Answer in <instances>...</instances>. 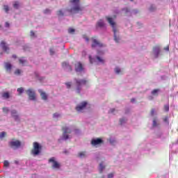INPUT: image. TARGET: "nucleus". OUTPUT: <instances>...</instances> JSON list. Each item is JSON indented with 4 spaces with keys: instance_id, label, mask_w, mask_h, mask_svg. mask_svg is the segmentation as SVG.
<instances>
[{
    "instance_id": "obj_5",
    "label": "nucleus",
    "mask_w": 178,
    "mask_h": 178,
    "mask_svg": "<svg viewBox=\"0 0 178 178\" xmlns=\"http://www.w3.org/2000/svg\"><path fill=\"white\" fill-rule=\"evenodd\" d=\"M62 130L63 131V138L64 140H68L69 138V135L68 134H70V133H72V129H70L69 127H64L62 128Z\"/></svg>"
},
{
    "instance_id": "obj_47",
    "label": "nucleus",
    "mask_w": 178,
    "mask_h": 178,
    "mask_svg": "<svg viewBox=\"0 0 178 178\" xmlns=\"http://www.w3.org/2000/svg\"><path fill=\"white\" fill-rule=\"evenodd\" d=\"M114 112H115V108L110 109V111H109L110 113H113Z\"/></svg>"
},
{
    "instance_id": "obj_39",
    "label": "nucleus",
    "mask_w": 178,
    "mask_h": 178,
    "mask_svg": "<svg viewBox=\"0 0 178 178\" xmlns=\"http://www.w3.org/2000/svg\"><path fill=\"white\" fill-rule=\"evenodd\" d=\"M68 33H70V34H72V33H74V29H72V28L69 29Z\"/></svg>"
},
{
    "instance_id": "obj_8",
    "label": "nucleus",
    "mask_w": 178,
    "mask_h": 178,
    "mask_svg": "<svg viewBox=\"0 0 178 178\" xmlns=\"http://www.w3.org/2000/svg\"><path fill=\"white\" fill-rule=\"evenodd\" d=\"M49 163H53L52 164V168L53 169H59L60 168V164L55 161V157H51L49 160Z\"/></svg>"
},
{
    "instance_id": "obj_49",
    "label": "nucleus",
    "mask_w": 178,
    "mask_h": 178,
    "mask_svg": "<svg viewBox=\"0 0 178 178\" xmlns=\"http://www.w3.org/2000/svg\"><path fill=\"white\" fill-rule=\"evenodd\" d=\"M50 54L51 55H54V49H50Z\"/></svg>"
},
{
    "instance_id": "obj_51",
    "label": "nucleus",
    "mask_w": 178,
    "mask_h": 178,
    "mask_svg": "<svg viewBox=\"0 0 178 178\" xmlns=\"http://www.w3.org/2000/svg\"><path fill=\"white\" fill-rule=\"evenodd\" d=\"M13 58L14 59H16V58H17V56H16L15 54H13Z\"/></svg>"
},
{
    "instance_id": "obj_21",
    "label": "nucleus",
    "mask_w": 178,
    "mask_h": 178,
    "mask_svg": "<svg viewBox=\"0 0 178 178\" xmlns=\"http://www.w3.org/2000/svg\"><path fill=\"white\" fill-rule=\"evenodd\" d=\"M104 169H105V165H104L103 163H101L99 164V172H100V173H102V172H104Z\"/></svg>"
},
{
    "instance_id": "obj_18",
    "label": "nucleus",
    "mask_w": 178,
    "mask_h": 178,
    "mask_svg": "<svg viewBox=\"0 0 178 178\" xmlns=\"http://www.w3.org/2000/svg\"><path fill=\"white\" fill-rule=\"evenodd\" d=\"M62 66H63V67H64V69H67V70H68V72H72V66H70L69 65V63H63Z\"/></svg>"
},
{
    "instance_id": "obj_15",
    "label": "nucleus",
    "mask_w": 178,
    "mask_h": 178,
    "mask_svg": "<svg viewBox=\"0 0 178 178\" xmlns=\"http://www.w3.org/2000/svg\"><path fill=\"white\" fill-rule=\"evenodd\" d=\"M153 51L155 54L156 58H158V56H159V53L161 52V49L159 46H156L153 47Z\"/></svg>"
},
{
    "instance_id": "obj_17",
    "label": "nucleus",
    "mask_w": 178,
    "mask_h": 178,
    "mask_svg": "<svg viewBox=\"0 0 178 178\" xmlns=\"http://www.w3.org/2000/svg\"><path fill=\"white\" fill-rule=\"evenodd\" d=\"M19 65H22V66H26L27 64V60L24 57H21L19 58Z\"/></svg>"
},
{
    "instance_id": "obj_14",
    "label": "nucleus",
    "mask_w": 178,
    "mask_h": 178,
    "mask_svg": "<svg viewBox=\"0 0 178 178\" xmlns=\"http://www.w3.org/2000/svg\"><path fill=\"white\" fill-rule=\"evenodd\" d=\"M83 64H81V63H77L75 64L76 72H83Z\"/></svg>"
},
{
    "instance_id": "obj_4",
    "label": "nucleus",
    "mask_w": 178,
    "mask_h": 178,
    "mask_svg": "<svg viewBox=\"0 0 178 178\" xmlns=\"http://www.w3.org/2000/svg\"><path fill=\"white\" fill-rule=\"evenodd\" d=\"M76 86V92L80 94L81 91V86H86L87 84V80L86 79H75Z\"/></svg>"
},
{
    "instance_id": "obj_13",
    "label": "nucleus",
    "mask_w": 178,
    "mask_h": 178,
    "mask_svg": "<svg viewBox=\"0 0 178 178\" xmlns=\"http://www.w3.org/2000/svg\"><path fill=\"white\" fill-rule=\"evenodd\" d=\"M11 115L13 118H14L15 120H20V118H19V115H17V111L16 110L11 111Z\"/></svg>"
},
{
    "instance_id": "obj_33",
    "label": "nucleus",
    "mask_w": 178,
    "mask_h": 178,
    "mask_svg": "<svg viewBox=\"0 0 178 178\" xmlns=\"http://www.w3.org/2000/svg\"><path fill=\"white\" fill-rule=\"evenodd\" d=\"M3 10H5V12H6V13H8V12H9V6H3Z\"/></svg>"
},
{
    "instance_id": "obj_55",
    "label": "nucleus",
    "mask_w": 178,
    "mask_h": 178,
    "mask_svg": "<svg viewBox=\"0 0 178 178\" xmlns=\"http://www.w3.org/2000/svg\"><path fill=\"white\" fill-rule=\"evenodd\" d=\"M130 1H133L134 0H130Z\"/></svg>"
},
{
    "instance_id": "obj_3",
    "label": "nucleus",
    "mask_w": 178,
    "mask_h": 178,
    "mask_svg": "<svg viewBox=\"0 0 178 178\" xmlns=\"http://www.w3.org/2000/svg\"><path fill=\"white\" fill-rule=\"evenodd\" d=\"M41 149H42V146L39 143L35 142L33 143V147L31 152L33 156H37V155L41 154Z\"/></svg>"
},
{
    "instance_id": "obj_19",
    "label": "nucleus",
    "mask_w": 178,
    "mask_h": 178,
    "mask_svg": "<svg viewBox=\"0 0 178 178\" xmlns=\"http://www.w3.org/2000/svg\"><path fill=\"white\" fill-rule=\"evenodd\" d=\"M5 67L7 72H10L12 70V64L10 63H6Z\"/></svg>"
},
{
    "instance_id": "obj_30",
    "label": "nucleus",
    "mask_w": 178,
    "mask_h": 178,
    "mask_svg": "<svg viewBox=\"0 0 178 178\" xmlns=\"http://www.w3.org/2000/svg\"><path fill=\"white\" fill-rule=\"evenodd\" d=\"M96 58L97 59V60L99 62H100V63H104V59L101 58V57L99 56H96Z\"/></svg>"
},
{
    "instance_id": "obj_7",
    "label": "nucleus",
    "mask_w": 178,
    "mask_h": 178,
    "mask_svg": "<svg viewBox=\"0 0 178 178\" xmlns=\"http://www.w3.org/2000/svg\"><path fill=\"white\" fill-rule=\"evenodd\" d=\"M87 102H82L80 104L77 105L76 107V111L77 112H83L86 107L87 106Z\"/></svg>"
},
{
    "instance_id": "obj_6",
    "label": "nucleus",
    "mask_w": 178,
    "mask_h": 178,
    "mask_svg": "<svg viewBox=\"0 0 178 178\" xmlns=\"http://www.w3.org/2000/svg\"><path fill=\"white\" fill-rule=\"evenodd\" d=\"M9 145L10 147H11V148H20L21 145H22V142H20V140H13L10 142H9Z\"/></svg>"
},
{
    "instance_id": "obj_20",
    "label": "nucleus",
    "mask_w": 178,
    "mask_h": 178,
    "mask_svg": "<svg viewBox=\"0 0 178 178\" xmlns=\"http://www.w3.org/2000/svg\"><path fill=\"white\" fill-rule=\"evenodd\" d=\"M105 26V23H104V20L99 19L97 22V27H104Z\"/></svg>"
},
{
    "instance_id": "obj_26",
    "label": "nucleus",
    "mask_w": 178,
    "mask_h": 178,
    "mask_svg": "<svg viewBox=\"0 0 178 178\" xmlns=\"http://www.w3.org/2000/svg\"><path fill=\"white\" fill-rule=\"evenodd\" d=\"M22 74V70L19 69H17L14 72V74H16L17 76H19V74Z\"/></svg>"
},
{
    "instance_id": "obj_2",
    "label": "nucleus",
    "mask_w": 178,
    "mask_h": 178,
    "mask_svg": "<svg viewBox=\"0 0 178 178\" xmlns=\"http://www.w3.org/2000/svg\"><path fill=\"white\" fill-rule=\"evenodd\" d=\"M107 22H108L109 24H111L113 31L114 33V40L115 42H119L120 38L116 35V33L118 32V29H116V23L113 22V19L112 17H106Z\"/></svg>"
},
{
    "instance_id": "obj_50",
    "label": "nucleus",
    "mask_w": 178,
    "mask_h": 178,
    "mask_svg": "<svg viewBox=\"0 0 178 178\" xmlns=\"http://www.w3.org/2000/svg\"><path fill=\"white\" fill-rule=\"evenodd\" d=\"M89 59H90V63H93V61H92V58H91L90 56H89Z\"/></svg>"
},
{
    "instance_id": "obj_46",
    "label": "nucleus",
    "mask_w": 178,
    "mask_h": 178,
    "mask_svg": "<svg viewBox=\"0 0 178 178\" xmlns=\"http://www.w3.org/2000/svg\"><path fill=\"white\" fill-rule=\"evenodd\" d=\"M164 51H169V46L164 47Z\"/></svg>"
},
{
    "instance_id": "obj_52",
    "label": "nucleus",
    "mask_w": 178,
    "mask_h": 178,
    "mask_svg": "<svg viewBox=\"0 0 178 178\" xmlns=\"http://www.w3.org/2000/svg\"><path fill=\"white\" fill-rule=\"evenodd\" d=\"M136 101V99L133 98L131 99V102H134Z\"/></svg>"
},
{
    "instance_id": "obj_29",
    "label": "nucleus",
    "mask_w": 178,
    "mask_h": 178,
    "mask_svg": "<svg viewBox=\"0 0 178 178\" xmlns=\"http://www.w3.org/2000/svg\"><path fill=\"white\" fill-rule=\"evenodd\" d=\"M3 165L5 168H9V161H8V160L4 161Z\"/></svg>"
},
{
    "instance_id": "obj_40",
    "label": "nucleus",
    "mask_w": 178,
    "mask_h": 178,
    "mask_svg": "<svg viewBox=\"0 0 178 178\" xmlns=\"http://www.w3.org/2000/svg\"><path fill=\"white\" fill-rule=\"evenodd\" d=\"M65 85L67 86V88H70V87H72V83L70 82L66 83Z\"/></svg>"
},
{
    "instance_id": "obj_53",
    "label": "nucleus",
    "mask_w": 178,
    "mask_h": 178,
    "mask_svg": "<svg viewBox=\"0 0 178 178\" xmlns=\"http://www.w3.org/2000/svg\"><path fill=\"white\" fill-rule=\"evenodd\" d=\"M14 162H15V163H16L17 165L19 164V161H15Z\"/></svg>"
},
{
    "instance_id": "obj_45",
    "label": "nucleus",
    "mask_w": 178,
    "mask_h": 178,
    "mask_svg": "<svg viewBox=\"0 0 178 178\" xmlns=\"http://www.w3.org/2000/svg\"><path fill=\"white\" fill-rule=\"evenodd\" d=\"M35 35V33H34V31H31V37H34Z\"/></svg>"
},
{
    "instance_id": "obj_43",
    "label": "nucleus",
    "mask_w": 178,
    "mask_h": 178,
    "mask_svg": "<svg viewBox=\"0 0 178 178\" xmlns=\"http://www.w3.org/2000/svg\"><path fill=\"white\" fill-rule=\"evenodd\" d=\"M44 13H45V14H47V13H51V10H49V9H46V10H44Z\"/></svg>"
},
{
    "instance_id": "obj_9",
    "label": "nucleus",
    "mask_w": 178,
    "mask_h": 178,
    "mask_svg": "<svg viewBox=\"0 0 178 178\" xmlns=\"http://www.w3.org/2000/svg\"><path fill=\"white\" fill-rule=\"evenodd\" d=\"M26 93L29 95V98L31 101H35V92L33 89H28Z\"/></svg>"
},
{
    "instance_id": "obj_31",
    "label": "nucleus",
    "mask_w": 178,
    "mask_h": 178,
    "mask_svg": "<svg viewBox=\"0 0 178 178\" xmlns=\"http://www.w3.org/2000/svg\"><path fill=\"white\" fill-rule=\"evenodd\" d=\"M164 110L165 112H169V104L164 105Z\"/></svg>"
},
{
    "instance_id": "obj_1",
    "label": "nucleus",
    "mask_w": 178,
    "mask_h": 178,
    "mask_svg": "<svg viewBox=\"0 0 178 178\" xmlns=\"http://www.w3.org/2000/svg\"><path fill=\"white\" fill-rule=\"evenodd\" d=\"M70 3L72 5L71 9L68 10L70 13H79L83 10V8L80 6V0H70Z\"/></svg>"
},
{
    "instance_id": "obj_25",
    "label": "nucleus",
    "mask_w": 178,
    "mask_h": 178,
    "mask_svg": "<svg viewBox=\"0 0 178 178\" xmlns=\"http://www.w3.org/2000/svg\"><path fill=\"white\" fill-rule=\"evenodd\" d=\"M19 1H15L13 4V8H15V9H19Z\"/></svg>"
},
{
    "instance_id": "obj_42",
    "label": "nucleus",
    "mask_w": 178,
    "mask_h": 178,
    "mask_svg": "<svg viewBox=\"0 0 178 178\" xmlns=\"http://www.w3.org/2000/svg\"><path fill=\"white\" fill-rule=\"evenodd\" d=\"M114 174L113 173H110L108 175V178H113Z\"/></svg>"
},
{
    "instance_id": "obj_28",
    "label": "nucleus",
    "mask_w": 178,
    "mask_h": 178,
    "mask_svg": "<svg viewBox=\"0 0 178 178\" xmlns=\"http://www.w3.org/2000/svg\"><path fill=\"white\" fill-rule=\"evenodd\" d=\"M17 92H19V95L22 94L23 91H24V89L23 88H19L17 90Z\"/></svg>"
},
{
    "instance_id": "obj_48",
    "label": "nucleus",
    "mask_w": 178,
    "mask_h": 178,
    "mask_svg": "<svg viewBox=\"0 0 178 178\" xmlns=\"http://www.w3.org/2000/svg\"><path fill=\"white\" fill-rule=\"evenodd\" d=\"M5 26L6 27H10L9 22H6Z\"/></svg>"
},
{
    "instance_id": "obj_23",
    "label": "nucleus",
    "mask_w": 178,
    "mask_h": 178,
    "mask_svg": "<svg viewBox=\"0 0 178 178\" xmlns=\"http://www.w3.org/2000/svg\"><path fill=\"white\" fill-rule=\"evenodd\" d=\"M159 89H154L152 91V95H158V92H159Z\"/></svg>"
},
{
    "instance_id": "obj_38",
    "label": "nucleus",
    "mask_w": 178,
    "mask_h": 178,
    "mask_svg": "<svg viewBox=\"0 0 178 178\" xmlns=\"http://www.w3.org/2000/svg\"><path fill=\"white\" fill-rule=\"evenodd\" d=\"M115 73H116L117 74H119V73H120V68L116 67V68L115 69Z\"/></svg>"
},
{
    "instance_id": "obj_36",
    "label": "nucleus",
    "mask_w": 178,
    "mask_h": 178,
    "mask_svg": "<svg viewBox=\"0 0 178 178\" xmlns=\"http://www.w3.org/2000/svg\"><path fill=\"white\" fill-rule=\"evenodd\" d=\"M3 112H4V113H8V112H9V108H8L7 107H3Z\"/></svg>"
},
{
    "instance_id": "obj_34",
    "label": "nucleus",
    "mask_w": 178,
    "mask_h": 178,
    "mask_svg": "<svg viewBox=\"0 0 178 178\" xmlns=\"http://www.w3.org/2000/svg\"><path fill=\"white\" fill-rule=\"evenodd\" d=\"M156 126H158V124L156 123V119L154 118L153 120V127H156Z\"/></svg>"
},
{
    "instance_id": "obj_35",
    "label": "nucleus",
    "mask_w": 178,
    "mask_h": 178,
    "mask_svg": "<svg viewBox=\"0 0 178 178\" xmlns=\"http://www.w3.org/2000/svg\"><path fill=\"white\" fill-rule=\"evenodd\" d=\"M57 15L58 16H63L64 14L63 12L61 10H60L57 12Z\"/></svg>"
},
{
    "instance_id": "obj_41",
    "label": "nucleus",
    "mask_w": 178,
    "mask_h": 178,
    "mask_svg": "<svg viewBox=\"0 0 178 178\" xmlns=\"http://www.w3.org/2000/svg\"><path fill=\"white\" fill-rule=\"evenodd\" d=\"M54 118H59V116H60V115H59V113H55L54 115H53Z\"/></svg>"
},
{
    "instance_id": "obj_37",
    "label": "nucleus",
    "mask_w": 178,
    "mask_h": 178,
    "mask_svg": "<svg viewBox=\"0 0 178 178\" xmlns=\"http://www.w3.org/2000/svg\"><path fill=\"white\" fill-rule=\"evenodd\" d=\"M151 116H154L155 115V108H152L150 111Z\"/></svg>"
},
{
    "instance_id": "obj_44",
    "label": "nucleus",
    "mask_w": 178,
    "mask_h": 178,
    "mask_svg": "<svg viewBox=\"0 0 178 178\" xmlns=\"http://www.w3.org/2000/svg\"><path fill=\"white\" fill-rule=\"evenodd\" d=\"M149 10L151 11V12H152L153 10H155V7H154V6H151L150 8H149Z\"/></svg>"
},
{
    "instance_id": "obj_11",
    "label": "nucleus",
    "mask_w": 178,
    "mask_h": 178,
    "mask_svg": "<svg viewBox=\"0 0 178 178\" xmlns=\"http://www.w3.org/2000/svg\"><path fill=\"white\" fill-rule=\"evenodd\" d=\"M104 143V140L101 138H96V139H92L91 140V145H93V147H97V145H101Z\"/></svg>"
},
{
    "instance_id": "obj_27",
    "label": "nucleus",
    "mask_w": 178,
    "mask_h": 178,
    "mask_svg": "<svg viewBox=\"0 0 178 178\" xmlns=\"http://www.w3.org/2000/svg\"><path fill=\"white\" fill-rule=\"evenodd\" d=\"M6 136V132L2 131L0 133V139H2Z\"/></svg>"
},
{
    "instance_id": "obj_12",
    "label": "nucleus",
    "mask_w": 178,
    "mask_h": 178,
    "mask_svg": "<svg viewBox=\"0 0 178 178\" xmlns=\"http://www.w3.org/2000/svg\"><path fill=\"white\" fill-rule=\"evenodd\" d=\"M0 47L3 49V51H4V52H7V54H8V51H9V47L6 45V42H5V41L1 42Z\"/></svg>"
},
{
    "instance_id": "obj_32",
    "label": "nucleus",
    "mask_w": 178,
    "mask_h": 178,
    "mask_svg": "<svg viewBox=\"0 0 178 178\" xmlns=\"http://www.w3.org/2000/svg\"><path fill=\"white\" fill-rule=\"evenodd\" d=\"M124 123H126V119L122 118V119L120 120V124H124Z\"/></svg>"
},
{
    "instance_id": "obj_24",
    "label": "nucleus",
    "mask_w": 178,
    "mask_h": 178,
    "mask_svg": "<svg viewBox=\"0 0 178 178\" xmlns=\"http://www.w3.org/2000/svg\"><path fill=\"white\" fill-rule=\"evenodd\" d=\"M2 97H3V98H6V99H8V98H9V97H10L9 92H6L3 93Z\"/></svg>"
},
{
    "instance_id": "obj_16",
    "label": "nucleus",
    "mask_w": 178,
    "mask_h": 178,
    "mask_svg": "<svg viewBox=\"0 0 178 178\" xmlns=\"http://www.w3.org/2000/svg\"><path fill=\"white\" fill-rule=\"evenodd\" d=\"M38 91L40 94L42 99H43L44 101H47V99H48V95H47V93H45V92H43L42 90H39Z\"/></svg>"
},
{
    "instance_id": "obj_22",
    "label": "nucleus",
    "mask_w": 178,
    "mask_h": 178,
    "mask_svg": "<svg viewBox=\"0 0 178 178\" xmlns=\"http://www.w3.org/2000/svg\"><path fill=\"white\" fill-rule=\"evenodd\" d=\"M79 158H86V152H81L78 154Z\"/></svg>"
},
{
    "instance_id": "obj_10",
    "label": "nucleus",
    "mask_w": 178,
    "mask_h": 178,
    "mask_svg": "<svg viewBox=\"0 0 178 178\" xmlns=\"http://www.w3.org/2000/svg\"><path fill=\"white\" fill-rule=\"evenodd\" d=\"M95 47H104V44L101 43L98 40L95 38H92V48H95Z\"/></svg>"
},
{
    "instance_id": "obj_54",
    "label": "nucleus",
    "mask_w": 178,
    "mask_h": 178,
    "mask_svg": "<svg viewBox=\"0 0 178 178\" xmlns=\"http://www.w3.org/2000/svg\"><path fill=\"white\" fill-rule=\"evenodd\" d=\"M84 38L86 39V41H88V38L85 37Z\"/></svg>"
}]
</instances>
